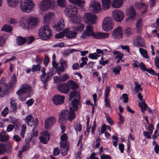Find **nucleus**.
Instances as JSON below:
<instances>
[{"label":"nucleus","instance_id":"obj_1","mask_svg":"<svg viewBox=\"0 0 159 159\" xmlns=\"http://www.w3.org/2000/svg\"><path fill=\"white\" fill-rule=\"evenodd\" d=\"M93 27L90 24L86 26L85 29L81 33L80 36L81 40L86 39L88 37L92 36L95 39H99L108 38L110 35L108 33L97 32L95 33L93 31Z\"/></svg>","mask_w":159,"mask_h":159},{"label":"nucleus","instance_id":"obj_2","mask_svg":"<svg viewBox=\"0 0 159 159\" xmlns=\"http://www.w3.org/2000/svg\"><path fill=\"white\" fill-rule=\"evenodd\" d=\"M59 121L61 124V127L62 130L61 132L63 133L66 129L65 126L63 124L67 122V118L70 122L72 121L75 117V113L73 108L70 107L69 112L66 110H63L59 115Z\"/></svg>","mask_w":159,"mask_h":159},{"label":"nucleus","instance_id":"obj_3","mask_svg":"<svg viewBox=\"0 0 159 159\" xmlns=\"http://www.w3.org/2000/svg\"><path fill=\"white\" fill-rule=\"evenodd\" d=\"M38 20L36 18L24 17L21 18L19 23L21 26L24 29L30 30L36 26Z\"/></svg>","mask_w":159,"mask_h":159},{"label":"nucleus","instance_id":"obj_4","mask_svg":"<svg viewBox=\"0 0 159 159\" xmlns=\"http://www.w3.org/2000/svg\"><path fill=\"white\" fill-rule=\"evenodd\" d=\"M52 34L49 27L45 25L40 28L38 33L39 37L43 40H46L51 38Z\"/></svg>","mask_w":159,"mask_h":159},{"label":"nucleus","instance_id":"obj_5","mask_svg":"<svg viewBox=\"0 0 159 159\" xmlns=\"http://www.w3.org/2000/svg\"><path fill=\"white\" fill-rule=\"evenodd\" d=\"M32 0H21L20 8L23 12H30L34 7Z\"/></svg>","mask_w":159,"mask_h":159},{"label":"nucleus","instance_id":"obj_6","mask_svg":"<svg viewBox=\"0 0 159 159\" xmlns=\"http://www.w3.org/2000/svg\"><path fill=\"white\" fill-rule=\"evenodd\" d=\"M114 27V21L111 17H107L104 18L102 24L104 31H108L113 29Z\"/></svg>","mask_w":159,"mask_h":159},{"label":"nucleus","instance_id":"obj_7","mask_svg":"<svg viewBox=\"0 0 159 159\" xmlns=\"http://www.w3.org/2000/svg\"><path fill=\"white\" fill-rule=\"evenodd\" d=\"M97 18L96 15L89 12L85 13L83 16L84 21L91 25L96 23Z\"/></svg>","mask_w":159,"mask_h":159},{"label":"nucleus","instance_id":"obj_8","mask_svg":"<svg viewBox=\"0 0 159 159\" xmlns=\"http://www.w3.org/2000/svg\"><path fill=\"white\" fill-rule=\"evenodd\" d=\"M89 9L91 11L96 13H98L102 11L100 4L96 1H93L90 2Z\"/></svg>","mask_w":159,"mask_h":159},{"label":"nucleus","instance_id":"obj_9","mask_svg":"<svg viewBox=\"0 0 159 159\" xmlns=\"http://www.w3.org/2000/svg\"><path fill=\"white\" fill-rule=\"evenodd\" d=\"M77 8L74 5L67 6L64 10V12L68 17L75 15L78 13Z\"/></svg>","mask_w":159,"mask_h":159},{"label":"nucleus","instance_id":"obj_10","mask_svg":"<svg viewBox=\"0 0 159 159\" xmlns=\"http://www.w3.org/2000/svg\"><path fill=\"white\" fill-rule=\"evenodd\" d=\"M113 19L117 22H121L123 19L124 16L122 12L119 10H115L112 14Z\"/></svg>","mask_w":159,"mask_h":159},{"label":"nucleus","instance_id":"obj_11","mask_svg":"<svg viewBox=\"0 0 159 159\" xmlns=\"http://www.w3.org/2000/svg\"><path fill=\"white\" fill-rule=\"evenodd\" d=\"M126 13L128 17L126 19L127 21H131L135 20L136 16V11L134 7H130L128 8L126 11Z\"/></svg>","mask_w":159,"mask_h":159},{"label":"nucleus","instance_id":"obj_12","mask_svg":"<svg viewBox=\"0 0 159 159\" xmlns=\"http://www.w3.org/2000/svg\"><path fill=\"white\" fill-rule=\"evenodd\" d=\"M52 4L51 0H43L39 4V9L43 11H47L50 8Z\"/></svg>","mask_w":159,"mask_h":159},{"label":"nucleus","instance_id":"obj_13","mask_svg":"<svg viewBox=\"0 0 159 159\" xmlns=\"http://www.w3.org/2000/svg\"><path fill=\"white\" fill-rule=\"evenodd\" d=\"M31 88L29 85L24 84L21 85L20 89L17 91L16 93L17 95L20 96L22 94L30 92Z\"/></svg>","mask_w":159,"mask_h":159},{"label":"nucleus","instance_id":"obj_14","mask_svg":"<svg viewBox=\"0 0 159 159\" xmlns=\"http://www.w3.org/2000/svg\"><path fill=\"white\" fill-rule=\"evenodd\" d=\"M112 36L114 39H119L123 38V31L122 28L118 26L113 30Z\"/></svg>","mask_w":159,"mask_h":159},{"label":"nucleus","instance_id":"obj_15","mask_svg":"<svg viewBox=\"0 0 159 159\" xmlns=\"http://www.w3.org/2000/svg\"><path fill=\"white\" fill-rule=\"evenodd\" d=\"M56 122V119L53 116H50L47 118L45 120V127L46 129H49Z\"/></svg>","mask_w":159,"mask_h":159},{"label":"nucleus","instance_id":"obj_16","mask_svg":"<svg viewBox=\"0 0 159 159\" xmlns=\"http://www.w3.org/2000/svg\"><path fill=\"white\" fill-rule=\"evenodd\" d=\"M58 90L61 93L66 94L70 90V85L66 83H63L58 84L57 86Z\"/></svg>","mask_w":159,"mask_h":159},{"label":"nucleus","instance_id":"obj_17","mask_svg":"<svg viewBox=\"0 0 159 159\" xmlns=\"http://www.w3.org/2000/svg\"><path fill=\"white\" fill-rule=\"evenodd\" d=\"M54 18L55 15L53 13L49 12L46 13L43 17L44 24L46 25L49 24Z\"/></svg>","mask_w":159,"mask_h":159},{"label":"nucleus","instance_id":"obj_18","mask_svg":"<svg viewBox=\"0 0 159 159\" xmlns=\"http://www.w3.org/2000/svg\"><path fill=\"white\" fill-rule=\"evenodd\" d=\"M65 97L58 94L55 95L52 99L53 103L55 105H60L62 104L64 102Z\"/></svg>","mask_w":159,"mask_h":159},{"label":"nucleus","instance_id":"obj_19","mask_svg":"<svg viewBox=\"0 0 159 159\" xmlns=\"http://www.w3.org/2000/svg\"><path fill=\"white\" fill-rule=\"evenodd\" d=\"M65 26V24L64 19L61 18L58 21L57 25H55L53 26V28L55 30L60 31L63 29Z\"/></svg>","mask_w":159,"mask_h":159},{"label":"nucleus","instance_id":"obj_20","mask_svg":"<svg viewBox=\"0 0 159 159\" xmlns=\"http://www.w3.org/2000/svg\"><path fill=\"white\" fill-rule=\"evenodd\" d=\"M32 140H25V142L26 143L25 145L23 146L21 150H20L18 152L17 156L18 157H20L22 153L25 151L28 150L30 148V145L29 143Z\"/></svg>","mask_w":159,"mask_h":159},{"label":"nucleus","instance_id":"obj_21","mask_svg":"<svg viewBox=\"0 0 159 159\" xmlns=\"http://www.w3.org/2000/svg\"><path fill=\"white\" fill-rule=\"evenodd\" d=\"M110 90V87L107 86L106 87L105 92L104 101L105 103V106L107 107L110 108L109 103V99L108 98L109 96V92Z\"/></svg>","mask_w":159,"mask_h":159},{"label":"nucleus","instance_id":"obj_22","mask_svg":"<svg viewBox=\"0 0 159 159\" xmlns=\"http://www.w3.org/2000/svg\"><path fill=\"white\" fill-rule=\"evenodd\" d=\"M77 33L75 31L67 30L65 31V36L68 39H74L76 38Z\"/></svg>","mask_w":159,"mask_h":159},{"label":"nucleus","instance_id":"obj_23","mask_svg":"<svg viewBox=\"0 0 159 159\" xmlns=\"http://www.w3.org/2000/svg\"><path fill=\"white\" fill-rule=\"evenodd\" d=\"M70 21L72 23H74L75 24L80 22L81 21V18L79 14L73 15L69 17Z\"/></svg>","mask_w":159,"mask_h":159},{"label":"nucleus","instance_id":"obj_24","mask_svg":"<svg viewBox=\"0 0 159 159\" xmlns=\"http://www.w3.org/2000/svg\"><path fill=\"white\" fill-rule=\"evenodd\" d=\"M41 71L42 74L40 76V78L41 81L45 83L49 80V76L48 74L45 73V69L44 68H43Z\"/></svg>","mask_w":159,"mask_h":159},{"label":"nucleus","instance_id":"obj_25","mask_svg":"<svg viewBox=\"0 0 159 159\" xmlns=\"http://www.w3.org/2000/svg\"><path fill=\"white\" fill-rule=\"evenodd\" d=\"M123 0H113L111 2V6L115 8H119L122 5Z\"/></svg>","mask_w":159,"mask_h":159},{"label":"nucleus","instance_id":"obj_26","mask_svg":"<svg viewBox=\"0 0 159 159\" xmlns=\"http://www.w3.org/2000/svg\"><path fill=\"white\" fill-rule=\"evenodd\" d=\"M68 1L70 3L77 5L82 9L83 8L84 4L85 3V1L84 0H68Z\"/></svg>","mask_w":159,"mask_h":159},{"label":"nucleus","instance_id":"obj_27","mask_svg":"<svg viewBox=\"0 0 159 159\" xmlns=\"http://www.w3.org/2000/svg\"><path fill=\"white\" fill-rule=\"evenodd\" d=\"M101 2L103 10H107L110 8L111 0H102Z\"/></svg>","mask_w":159,"mask_h":159},{"label":"nucleus","instance_id":"obj_28","mask_svg":"<svg viewBox=\"0 0 159 159\" xmlns=\"http://www.w3.org/2000/svg\"><path fill=\"white\" fill-rule=\"evenodd\" d=\"M84 25L80 22L75 24L73 26V28L77 32H81L84 30Z\"/></svg>","mask_w":159,"mask_h":159},{"label":"nucleus","instance_id":"obj_29","mask_svg":"<svg viewBox=\"0 0 159 159\" xmlns=\"http://www.w3.org/2000/svg\"><path fill=\"white\" fill-rule=\"evenodd\" d=\"M134 45L135 46L144 47L145 43L143 38L141 37H138L134 43Z\"/></svg>","mask_w":159,"mask_h":159},{"label":"nucleus","instance_id":"obj_30","mask_svg":"<svg viewBox=\"0 0 159 159\" xmlns=\"http://www.w3.org/2000/svg\"><path fill=\"white\" fill-rule=\"evenodd\" d=\"M19 0H7V4L10 7H16L19 3Z\"/></svg>","mask_w":159,"mask_h":159},{"label":"nucleus","instance_id":"obj_31","mask_svg":"<svg viewBox=\"0 0 159 159\" xmlns=\"http://www.w3.org/2000/svg\"><path fill=\"white\" fill-rule=\"evenodd\" d=\"M25 121L29 126H32L34 122V118L31 115H28L25 117Z\"/></svg>","mask_w":159,"mask_h":159},{"label":"nucleus","instance_id":"obj_32","mask_svg":"<svg viewBox=\"0 0 159 159\" xmlns=\"http://www.w3.org/2000/svg\"><path fill=\"white\" fill-rule=\"evenodd\" d=\"M139 108H141V111L143 113L145 111L146 108H148L145 103L144 100H143L141 102H139Z\"/></svg>","mask_w":159,"mask_h":159},{"label":"nucleus","instance_id":"obj_33","mask_svg":"<svg viewBox=\"0 0 159 159\" xmlns=\"http://www.w3.org/2000/svg\"><path fill=\"white\" fill-rule=\"evenodd\" d=\"M41 136L39 137V139H49L50 134L48 131H44L41 133Z\"/></svg>","mask_w":159,"mask_h":159},{"label":"nucleus","instance_id":"obj_34","mask_svg":"<svg viewBox=\"0 0 159 159\" xmlns=\"http://www.w3.org/2000/svg\"><path fill=\"white\" fill-rule=\"evenodd\" d=\"M25 42V38H23L21 36H19L16 39V43L18 45L21 46L24 44Z\"/></svg>","mask_w":159,"mask_h":159},{"label":"nucleus","instance_id":"obj_35","mask_svg":"<svg viewBox=\"0 0 159 159\" xmlns=\"http://www.w3.org/2000/svg\"><path fill=\"white\" fill-rule=\"evenodd\" d=\"M28 136L30 139H32L35 138L38 136L37 130L34 129H33L31 132L30 133L28 134Z\"/></svg>","mask_w":159,"mask_h":159},{"label":"nucleus","instance_id":"obj_36","mask_svg":"<svg viewBox=\"0 0 159 159\" xmlns=\"http://www.w3.org/2000/svg\"><path fill=\"white\" fill-rule=\"evenodd\" d=\"M10 106L13 111H15L17 109V106L15 103V100L13 98H11L10 101Z\"/></svg>","mask_w":159,"mask_h":159},{"label":"nucleus","instance_id":"obj_37","mask_svg":"<svg viewBox=\"0 0 159 159\" xmlns=\"http://www.w3.org/2000/svg\"><path fill=\"white\" fill-rule=\"evenodd\" d=\"M134 84L135 85L134 89L136 92L139 93L140 91H143V89L141 88V85L138 82H135Z\"/></svg>","mask_w":159,"mask_h":159},{"label":"nucleus","instance_id":"obj_38","mask_svg":"<svg viewBox=\"0 0 159 159\" xmlns=\"http://www.w3.org/2000/svg\"><path fill=\"white\" fill-rule=\"evenodd\" d=\"M114 54L116 55L115 58L117 59H122L123 56V54L120 52L118 51L115 50L113 52Z\"/></svg>","mask_w":159,"mask_h":159},{"label":"nucleus","instance_id":"obj_39","mask_svg":"<svg viewBox=\"0 0 159 159\" xmlns=\"http://www.w3.org/2000/svg\"><path fill=\"white\" fill-rule=\"evenodd\" d=\"M12 30V27L8 25H4L2 28L1 30L6 32H11Z\"/></svg>","mask_w":159,"mask_h":159},{"label":"nucleus","instance_id":"obj_40","mask_svg":"<svg viewBox=\"0 0 159 159\" xmlns=\"http://www.w3.org/2000/svg\"><path fill=\"white\" fill-rule=\"evenodd\" d=\"M143 26L142 19L141 18H139L137 20L136 23V27L139 31L141 30Z\"/></svg>","mask_w":159,"mask_h":159},{"label":"nucleus","instance_id":"obj_41","mask_svg":"<svg viewBox=\"0 0 159 159\" xmlns=\"http://www.w3.org/2000/svg\"><path fill=\"white\" fill-rule=\"evenodd\" d=\"M67 83L71 86V89H75L78 88V86L77 84L72 80H70L67 82Z\"/></svg>","mask_w":159,"mask_h":159},{"label":"nucleus","instance_id":"obj_42","mask_svg":"<svg viewBox=\"0 0 159 159\" xmlns=\"http://www.w3.org/2000/svg\"><path fill=\"white\" fill-rule=\"evenodd\" d=\"M140 54L145 58H148L147 52V51L143 48H140L139 49Z\"/></svg>","mask_w":159,"mask_h":159},{"label":"nucleus","instance_id":"obj_43","mask_svg":"<svg viewBox=\"0 0 159 159\" xmlns=\"http://www.w3.org/2000/svg\"><path fill=\"white\" fill-rule=\"evenodd\" d=\"M67 140H61L60 142V146L61 148H65L68 145Z\"/></svg>","mask_w":159,"mask_h":159},{"label":"nucleus","instance_id":"obj_44","mask_svg":"<svg viewBox=\"0 0 159 159\" xmlns=\"http://www.w3.org/2000/svg\"><path fill=\"white\" fill-rule=\"evenodd\" d=\"M72 105L75 111H77L78 110V101L77 99H74L72 101Z\"/></svg>","mask_w":159,"mask_h":159},{"label":"nucleus","instance_id":"obj_45","mask_svg":"<svg viewBox=\"0 0 159 159\" xmlns=\"http://www.w3.org/2000/svg\"><path fill=\"white\" fill-rule=\"evenodd\" d=\"M65 68L63 66H59L56 69V72L58 75H60L62 72H63Z\"/></svg>","mask_w":159,"mask_h":159},{"label":"nucleus","instance_id":"obj_46","mask_svg":"<svg viewBox=\"0 0 159 159\" xmlns=\"http://www.w3.org/2000/svg\"><path fill=\"white\" fill-rule=\"evenodd\" d=\"M9 136L5 132L2 131L0 134V139H9Z\"/></svg>","mask_w":159,"mask_h":159},{"label":"nucleus","instance_id":"obj_47","mask_svg":"<svg viewBox=\"0 0 159 159\" xmlns=\"http://www.w3.org/2000/svg\"><path fill=\"white\" fill-rule=\"evenodd\" d=\"M6 147L3 143H0V155L4 154L6 151Z\"/></svg>","mask_w":159,"mask_h":159},{"label":"nucleus","instance_id":"obj_48","mask_svg":"<svg viewBox=\"0 0 159 159\" xmlns=\"http://www.w3.org/2000/svg\"><path fill=\"white\" fill-rule=\"evenodd\" d=\"M124 33L126 36H129L132 34V30L131 28L127 27L125 30Z\"/></svg>","mask_w":159,"mask_h":159},{"label":"nucleus","instance_id":"obj_49","mask_svg":"<svg viewBox=\"0 0 159 159\" xmlns=\"http://www.w3.org/2000/svg\"><path fill=\"white\" fill-rule=\"evenodd\" d=\"M69 150V146L68 145L66 148H61V153L63 156H65Z\"/></svg>","mask_w":159,"mask_h":159},{"label":"nucleus","instance_id":"obj_50","mask_svg":"<svg viewBox=\"0 0 159 159\" xmlns=\"http://www.w3.org/2000/svg\"><path fill=\"white\" fill-rule=\"evenodd\" d=\"M17 82V79L16 76L15 75H13L11 78L10 85L11 86H13Z\"/></svg>","mask_w":159,"mask_h":159},{"label":"nucleus","instance_id":"obj_51","mask_svg":"<svg viewBox=\"0 0 159 159\" xmlns=\"http://www.w3.org/2000/svg\"><path fill=\"white\" fill-rule=\"evenodd\" d=\"M121 69V68L120 66H118L113 68V72L115 73V75H118L120 74Z\"/></svg>","mask_w":159,"mask_h":159},{"label":"nucleus","instance_id":"obj_52","mask_svg":"<svg viewBox=\"0 0 159 159\" xmlns=\"http://www.w3.org/2000/svg\"><path fill=\"white\" fill-rule=\"evenodd\" d=\"M81 60L82 62L80 63V67H82L84 65L87 64V61L88 60V59L87 57H82L81 58Z\"/></svg>","mask_w":159,"mask_h":159},{"label":"nucleus","instance_id":"obj_53","mask_svg":"<svg viewBox=\"0 0 159 159\" xmlns=\"http://www.w3.org/2000/svg\"><path fill=\"white\" fill-rule=\"evenodd\" d=\"M58 5L60 7H64L66 6V0H57Z\"/></svg>","mask_w":159,"mask_h":159},{"label":"nucleus","instance_id":"obj_54","mask_svg":"<svg viewBox=\"0 0 159 159\" xmlns=\"http://www.w3.org/2000/svg\"><path fill=\"white\" fill-rule=\"evenodd\" d=\"M59 63L61 66H63L66 68H67V63L66 61L64 60L63 59L61 58L59 60Z\"/></svg>","mask_w":159,"mask_h":159},{"label":"nucleus","instance_id":"obj_55","mask_svg":"<svg viewBox=\"0 0 159 159\" xmlns=\"http://www.w3.org/2000/svg\"><path fill=\"white\" fill-rule=\"evenodd\" d=\"M98 57H99V56L95 52L89 54V58L92 59H97Z\"/></svg>","mask_w":159,"mask_h":159},{"label":"nucleus","instance_id":"obj_56","mask_svg":"<svg viewBox=\"0 0 159 159\" xmlns=\"http://www.w3.org/2000/svg\"><path fill=\"white\" fill-rule=\"evenodd\" d=\"M26 129V125L24 124L23 125L22 127V129L21 132V136L22 138H23L25 136V133Z\"/></svg>","mask_w":159,"mask_h":159},{"label":"nucleus","instance_id":"obj_57","mask_svg":"<svg viewBox=\"0 0 159 159\" xmlns=\"http://www.w3.org/2000/svg\"><path fill=\"white\" fill-rule=\"evenodd\" d=\"M34 38L33 36L28 37L25 38L26 42H27L28 44H30L34 40Z\"/></svg>","mask_w":159,"mask_h":159},{"label":"nucleus","instance_id":"obj_58","mask_svg":"<svg viewBox=\"0 0 159 159\" xmlns=\"http://www.w3.org/2000/svg\"><path fill=\"white\" fill-rule=\"evenodd\" d=\"M61 78V82H64L69 79V76L67 74H64L63 75Z\"/></svg>","mask_w":159,"mask_h":159},{"label":"nucleus","instance_id":"obj_59","mask_svg":"<svg viewBox=\"0 0 159 159\" xmlns=\"http://www.w3.org/2000/svg\"><path fill=\"white\" fill-rule=\"evenodd\" d=\"M64 33L61 32L58 34H57L55 36V38L57 39H61L63 38L65 35V30L64 31Z\"/></svg>","mask_w":159,"mask_h":159},{"label":"nucleus","instance_id":"obj_60","mask_svg":"<svg viewBox=\"0 0 159 159\" xmlns=\"http://www.w3.org/2000/svg\"><path fill=\"white\" fill-rule=\"evenodd\" d=\"M106 117L107 120L111 125H114V122L108 115L106 114Z\"/></svg>","mask_w":159,"mask_h":159},{"label":"nucleus","instance_id":"obj_61","mask_svg":"<svg viewBox=\"0 0 159 159\" xmlns=\"http://www.w3.org/2000/svg\"><path fill=\"white\" fill-rule=\"evenodd\" d=\"M99 63L102 66H104L106 64H107L109 63V61L108 60H106L105 61H104V59L102 57H101V59L99 61Z\"/></svg>","mask_w":159,"mask_h":159},{"label":"nucleus","instance_id":"obj_62","mask_svg":"<svg viewBox=\"0 0 159 159\" xmlns=\"http://www.w3.org/2000/svg\"><path fill=\"white\" fill-rule=\"evenodd\" d=\"M82 125L80 123H77L75 125V129L76 132H80L82 129Z\"/></svg>","mask_w":159,"mask_h":159},{"label":"nucleus","instance_id":"obj_63","mask_svg":"<svg viewBox=\"0 0 159 159\" xmlns=\"http://www.w3.org/2000/svg\"><path fill=\"white\" fill-rule=\"evenodd\" d=\"M60 153V151L59 149L57 148H54L53 150V155L54 156H57L59 155Z\"/></svg>","mask_w":159,"mask_h":159},{"label":"nucleus","instance_id":"obj_64","mask_svg":"<svg viewBox=\"0 0 159 159\" xmlns=\"http://www.w3.org/2000/svg\"><path fill=\"white\" fill-rule=\"evenodd\" d=\"M40 66L39 64H38L37 65H34L32 68V71H35L39 70H40Z\"/></svg>","mask_w":159,"mask_h":159}]
</instances>
